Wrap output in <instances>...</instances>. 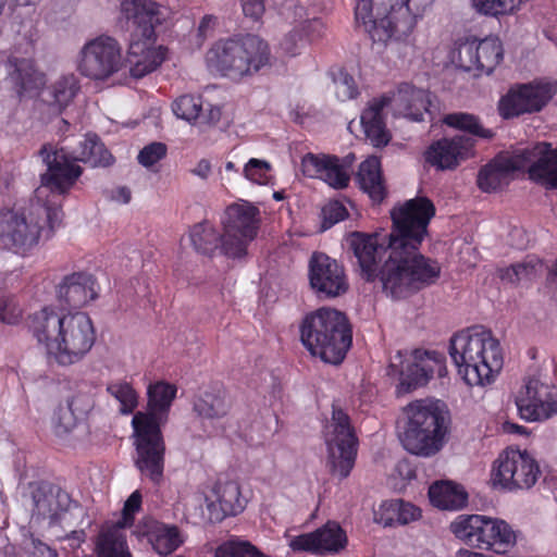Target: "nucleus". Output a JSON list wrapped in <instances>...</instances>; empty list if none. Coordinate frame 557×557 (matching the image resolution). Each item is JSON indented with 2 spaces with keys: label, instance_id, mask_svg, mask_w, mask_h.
I'll list each match as a JSON object with an SVG mask.
<instances>
[{
  "label": "nucleus",
  "instance_id": "48",
  "mask_svg": "<svg viewBox=\"0 0 557 557\" xmlns=\"http://www.w3.org/2000/svg\"><path fill=\"white\" fill-rule=\"evenodd\" d=\"M347 216L348 211L342 202L337 200L330 201L322 208L321 211V232L331 228L333 225L345 220Z\"/></svg>",
  "mask_w": 557,
  "mask_h": 557
},
{
  "label": "nucleus",
  "instance_id": "58",
  "mask_svg": "<svg viewBox=\"0 0 557 557\" xmlns=\"http://www.w3.org/2000/svg\"><path fill=\"white\" fill-rule=\"evenodd\" d=\"M304 44H305V39L299 34V30L297 28H294L281 41V47L286 53H288L290 55H295V54H297L298 48L300 46H302Z\"/></svg>",
  "mask_w": 557,
  "mask_h": 557
},
{
  "label": "nucleus",
  "instance_id": "21",
  "mask_svg": "<svg viewBox=\"0 0 557 557\" xmlns=\"http://www.w3.org/2000/svg\"><path fill=\"white\" fill-rule=\"evenodd\" d=\"M518 150L521 170H527L529 178L545 189H557V148L537 143Z\"/></svg>",
  "mask_w": 557,
  "mask_h": 557
},
{
  "label": "nucleus",
  "instance_id": "52",
  "mask_svg": "<svg viewBox=\"0 0 557 557\" xmlns=\"http://www.w3.org/2000/svg\"><path fill=\"white\" fill-rule=\"evenodd\" d=\"M21 313V309L16 306L12 298H0V321L8 324H13L18 320Z\"/></svg>",
  "mask_w": 557,
  "mask_h": 557
},
{
  "label": "nucleus",
  "instance_id": "22",
  "mask_svg": "<svg viewBox=\"0 0 557 557\" xmlns=\"http://www.w3.org/2000/svg\"><path fill=\"white\" fill-rule=\"evenodd\" d=\"M503 58L504 50L498 38L468 40L458 48L459 66L466 72L475 71V75L492 74Z\"/></svg>",
  "mask_w": 557,
  "mask_h": 557
},
{
  "label": "nucleus",
  "instance_id": "33",
  "mask_svg": "<svg viewBox=\"0 0 557 557\" xmlns=\"http://www.w3.org/2000/svg\"><path fill=\"white\" fill-rule=\"evenodd\" d=\"M356 181L373 202L380 203L386 197V186L377 157H369L360 163Z\"/></svg>",
  "mask_w": 557,
  "mask_h": 557
},
{
  "label": "nucleus",
  "instance_id": "64",
  "mask_svg": "<svg viewBox=\"0 0 557 557\" xmlns=\"http://www.w3.org/2000/svg\"><path fill=\"white\" fill-rule=\"evenodd\" d=\"M112 198L123 203H128L132 198V193L128 187L121 186L113 191Z\"/></svg>",
  "mask_w": 557,
  "mask_h": 557
},
{
  "label": "nucleus",
  "instance_id": "49",
  "mask_svg": "<svg viewBox=\"0 0 557 557\" xmlns=\"http://www.w3.org/2000/svg\"><path fill=\"white\" fill-rule=\"evenodd\" d=\"M166 145L159 141H153L145 146L138 153V162L145 166L150 168L158 161L162 160L166 156Z\"/></svg>",
  "mask_w": 557,
  "mask_h": 557
},
{
  "label": "nucleus",
  "instance_id": "60",
  "mask_svg": "<svg viewBox=\"0 0 557 557\" xmlns=\"http://www.w3.org/2000/svg\"><path fill=\"white\" fill-rule=\"evenodd\" d=\"M32 545L33 549L29 552L28 557H58L55 550L39 540L33 539Z\"/></svg>",
  "mask_w": 557,
  "mask_h": 557
},
{
  "label": "nucleus",
  "instance_id": "43",
  "mask_svg": "<svg viewBox=\"0 0 557 557\" xmlns=\"http://www.w3.org/2000/svg\"><path fill=\"white\" fill-rule=\"evenodd\" d=\"M149 540L153 549L161 556L170 555L182 543L177 527L165 524L157 527Z\"/></svg>",
  "mask_w": 557,
  "mask_h": 557
},
{
  "label": "nucleus",
  "instance_id": "39",
  "mask_svg": "<svg viewBox=\"0 0 557 557\" xmlns=\"http://www.w3.org/2000/svg\"><path fill=\"white\" fill-rule=\"evenodd\" d=\"M122 529L123 524L116 523L100 532L96 543L98 557H132Z\"/></svg>",
  "mask_w": 557,
  "mask_h": 557
},
{
  "label": "nucleus",
  "instance_id": "10",
  "mask_svg": "<svg viewBox=\"0 0 557 557\" xmlns=\"http://www.w3.org/2000/svg\"><path fill=\"white\" fill-rule=\"evenodd\" d=\"M61 222V210L39 201L27 210L0 209V245L15 253L24 255L39 244L48 226L47 236Z\"/></svg>",
  "mask_w": 557,
  "mask_h": 557
},
{
  "label": "nucleus",
  "instance_id": "36",
  "mask_svg": "<svg viewBox=\"0 0 557 557\" xmlns=\"http://www.w3.org/2000/svg\"><path fill=\"white\" fill-rule=\"evenodd\" d=\"M542 272V260L534 255H529L520 262L499 269L498 276L503 282L518 286L519 284L531 283L537 278Z\"/></svg>",
  "mask_w": 557,
  "mask_h": 557
},
{
  "label": "nucleus",
  "instance_id": "2",
  "mask_svg": "<svg viewBox=\"0 0 557 557\" xmlns=\"http://www.w3.org/2000/svg\"><path fill=\"white\" fill-rule=\"evenodd\" d=\"M28 330L60 366L81 361L92 348L96 332L85 312L58 313L45 307L28 318Z\"/></svg>",
  "mask_w": 557,
  "mask_h": 557
},
{
  "label": "nucleus",
  "instance_id": "7",
  "mask_svg": "<svg viewBox=\"0 0 557 557\" xmlns=\"http://www.w3.org/2000/svg\"><path fill=\"white\" fill-rule=\"evenodd\" d=\"M405 422L399 440L404 448L417 456L432 457L445 445L450 416L441 400L417 399L404 408Z\"/></svg>",
  "mask_w": 557,
  "mask_h": 557
},
{
  "label": "nucleus",
  "instance_id": "13",
  "mask_svg": "<svg viewBox=\"0 0 557 557\" xmlns=\"http://www.w3.org/2000/svg\"><path fill=\"white\" fill-rule=\"evenodd\" d=\"M403 357V352L397 351L388 367L389 375L397 373L399 376L398 395L426 385L435 374L438 377L447 374L446 358L435 350L416 349L409 359L404 360Z\"/></svg>",
  "mask_w": 557,
  "mask_h": 557
},
{
  "label": "nucleus",
  "instance_id": "12",
  "mask_svg": "<svg viewBox=\"0 0 557 557\" xmlns=\"http://www.w3.org/2000/svg\"><path fill=\"white\" fill-rule=\"evenodd\" d=\"M27 490L25 496L30 500L33 515L49 519L50 524L73 527L86 516L84 507L55 484L30 482Z\"/></svg>",
  "mask_w": 557,
  "mask_h": 557
},
{
  "label": "nucleus",
  "instance_id": "53",
  "mask_svg": "<svg viewBox=\"0 0 557 557\" xmlns=\"http://www.w3.org/2000/svg\"><path fill=\"white\" fill-rule=\"evenodd\" d=\"M296 28L299 30L306 44L321 36L323 23L319 18L305 20L301 21Z\"/></svg>",
  "mask_w": 557,
  "mask_h": 557
},
{
  "label": "nucleus",
  "instance_id": "51",
  "mask_svg": "<svg viewBox=\"0 0 557 557\" xmlns=\"http://www.w3.org/2000/svg\"><path fill=\"white\" fill-rule=\"evenodd\" d=\"M336 95L341 100L352 99L358 95L355 79L346 72H341L339 77L335 79Z\"/></svg>",
  "mask_w": 557,
  "mask_h": 557
},
{
  "label": "nucleus",
  "instance_id": "9",
  "mask_svg": "<svg viewBox=\"0 0 557 557\" xmlns=\"http://www.w3.org/2000/svg\"><path fill=\"white\" fill-rule=\"evenodd\" d=\"M300 339L312 356L338 366L351 346L352 330L344 312L322 307L305 315L300 324Z\"/></svg>",
  "mask_w": 557,
  "mask_h": 557
},
{
  "label": "nucleus",
  "instance_id": "46",
  "mask_svg": "<svg viewBox=\"0 0 557 557\" xmlns=\"http://www.w3.org/2000/svg\"><path fill=\"white\" fill-rule=\"evenodd\" d=\"M172 110L177 117L191 122L199 117L202 102L199 97L184 95L173 102Z\"/></svg>",
  "mask_w": 557,
  "mask_h": 557
},
{
  "label": "nucleus",
  "instance_id": "19",
  "mask_svg": "<svg viewBox=\"0 0 557 557\" xmlns=\"http://www.w3.org/2000/svg\"><path fill=\"white\" fill-rule=\"evenodd\" d=\"M309 287L320 300L344 295L349 287L344 268L323 252H313L308 263Z\"/></svg>",
  "mask_w": 557,
  "mask_h": 557
},
{
  "label": "nucleus",
  "instance_id": "28",
  "mask_svg": "<svg viewBox=\"0 0 557 557\" xmlns=\"http://www.w3.org/2000/svg\"><path fill=\"white\" fill-rule=\"evenodd\" d=\"M97 296L96 280L86 272L64 276L57 289V298L63 309L81 308Z\"/></svg>",
  "mask_w": 557,
  "mask_h": 557
},
{
  "label": "nucleus",
  "instance_id": "50",
  "mask_svg": "<svg viewBox=\"0 0 557 557\" xmlns=\"http://www.w3.org/2000/svg\"><path fill=\"white\" fill-rule=\"evenodd\" d=\"M270 170L271 164L269 162L252 158L246 163L244 175L253 183L263 184Z\"/></svg>",
  "mask_w": 557,
  "mask_h": 557
},
{
  "label": "nucleus",
  "instance_id": "17",
  "mask_svg": "<svg viewBox=\"0 0 557 557\" xmlns=\"http://www.w3.org/2000/svg\"><path fill=\"white\" fill-rule=\"evenodd\" d=\"M556 90V84L549 82L515 84L500 97L498 113L503 119L510 120L540 112L550 101Z\"/></svg>",
  "mask_w": 557,
  "mask_h": 557
},
{
  "label": "nucleus",
  "instance_id": "6",
  "mask_svg": "<svg viewBox=\"0 0 557 557\" xmlns=\"http://www.w3.org/2000/svg\"><path fill=\"white\" fill-rule=\"evenodd\" d=\"M38 154L47 165V171L40 176L41 185L59 194L70 189L83 173V169L74 162L108 166L113 161L112 154L95 134L85 136L76 147L54 149L51 144H45Z\"/></svg>",
  "mask_w": 557,
  "mask_h": 557
},
{
  "label": "nucleus",
  "instance_id": "30",
  "mask_svg": "<svg viewBox=\"0 0 557 557\" xmlns=\"http://www.w3.org/2000/svg\"><path fill=\"white\" fill-rule=\"evenodd\" d=\"M388 96L373 98L361 113V125L364 135L372 146L382 148L388 145L392 135L386 128L384 109L391 103Z\"/></svg>",
  "mask_w": 557,
  "mask_h": 557
},
{
  "label": "nucleus",
  "instance_id": "34",
  "mask_svg": "<svg viewBox=\"0 0 557 557\" xmlns=\"http://www.w3.org/2000/svg\"><path fill=\"white\" fill-rule=\"evenodd\" d=\"M487 518L482 515H461L450 523L449 529L457 539L467 545L483 549Z\"/></svg>",
  "mask_w": 557,
  "mask_h": 557
},
{
  "label": "nucleus",
  "instance_id": "23",
  "mask_svg": "<svg viewBox=\"0 0 557 557\" xmlns=\"http://www.w3.org/2000/svg\"><path fill=\"white\" fill-rule=\"evenodd\" d=\"M347 536L344 530L336 522L329 521L322 528L310 533L294 536L289 547L294 552H308L323 555L325 553H337L345 547Z\"/></svg>",
  "mask_w": 557,
  "mask_h": 557
},
{
  "label": "nucleus",
  "instance_id": "63",
  "mask_svg": "<svg viewBox=\"0 0 557 557\" xmlns=\"http://www.w3.org/2000/svg\"><path fill=\"white\" fill-rule=\"evenodd\" d=\"M218 22V17L214 15H205L200 21L198 32L200 35L206 36L208 30L212 29Z\"/></svg>",
  "mask_w": 557,
  "mask_h": 557
},
{
  "label": "nucleus",
  "instance_id": "62",
  "mask_svg": "<svg viewBox=\"0 0 557 557\" xmlns=\"http://www.w3.org/2000/svg\"><path fill=\"white\" fill-rule=\"evenodd\" d=\"M191 173L194 175L199 176L202 180L208 178V176L211 173V164H210V162L208 160H206V159H201L197 163L196 168L191 170Z\"/></svg>",
  "mask_w": 557,
  "mask_h": 557
},
{
  "label": "nucleus",
  "instance_id": "20",
  "mask_svg": "<svg viewBox=\"0 0 557 557\" xmlns=\"http://www.w3.org/2000/svg\"><path fill=\"white\" fill-rule=\"evenodd\" d=\"M520 417L527 421H541L557 413V388L530 377L516 398Z\"/></svg>",
  "mask_w": 557,
  "mask_h": 557
},
{
  "label": "nucleus",
  "instance_id": "41",
  "mask_svg": "<svg viewBox=\"0 0 557 557\" xmlns=\"http://www.w3.org/2000/svg\"><path fill=\"white\" fill-rule=\"evenodd\" d=\"M443 123L447 126L468 133L471 137L481 139H492L495 133L485 128L479 116L468 112H453L443 117Z\"/></svg>",
  "mask_w": 557,
  "mask_h": 557
},
{
  "label": "nucleus",
  "instance_id": "26",
  "mask_svg": "<svg viewBox=\"0 0 557 557\" xmlns=\"http://www.w3.org/2000/svg\"><path fill=\"white\" fill-rule=\"evenodd\" d=\"M521 170L519 150L511 154L499 153L488 163L481 166L476 176V185L483 193H494L507 186L512 174Z\"/></svg>",
  "mask_w": 557,
  "mask_h": 557
},
{
  "label": "nucleus",
  "instance_id": "24",
  "mask_svg": "<svg viewBox=\"0 0 557 557\" xmlns=\"http://www.w3.org/2000/svg\"><path fill=\"white\" fill-rule=\"evenodd\" d=\"M474 145L475 140L466 135L442 138L428 148L425 160L440 170H453L472 154Z\"/></svg>",
  "mask_w": 557,
  "mask_h": 557
},
{
  "label": "nucleus",
  "instance_id": "56",
  "mask_svg": "<svg viewBox=\"0 0 557 557\" xmlns=\"http://www.w3.org/2000/svg\"><path fill=\"white\" fill-rule=\"evenodd\" d=\"M243 12L246 17L251 18L253 22L261 20L265 11V0H240Z\"/></svg>",
  "mask_w": 557,
  "mask_h": 557
},
{
  "label": "nucleus",
  "instance_id": "59",
  "mask_svg": "<svg viewBox=\"0 0 557 557\" xmlns=\"http://www.w3.org/2000/svg\"><path fill=\"white\" fill-rule=\"evenodd\" d=\"M221 114L220 107L208 103L206 108L202 107V111L197 120L201 124L214 125L220 121Z\"/></svg>",
  "mask_w": 557,
  "mask_h": 557
},
{
  "label": "nucleus",
  "instance_id": "40",
  "mask_svg": "<svg viewBox=\"0 0 557 557\" xmlns=\"http://www.w3.org/2000/svg\"><path fill=\"white\" fill-rule=\"evenodd\" d=\"M189 238L195 250L203 256H212L219 248L222 250V235L208 221L195 224Z\"/></svg>",
  "mask_w": 557,
  "mask_h": 557
},
{
  "label": "nucleus",
  "instance_id": "25",
  "mask_svg": "<svg viewBox=\"0 0 557 557\" xmlns=\"http://www.w3.org/2000/svg\"><path fill=\"white\" fill-rule=\"evenodd\" d=\"M91 389L85 385L66 399L65 406L60 405L52 419L53 432L59 437L69 435L94 408Z\"/></svg>",
  "mask_w": 557,
  "mask_h": 557
},
{
  "label": "nucleus",
  "instance_id": "16",
  "mask_svg": "<svg viewBox=\"0 0 557 557\" xmlns=\"http://www.w3.org/2000/svg\"><path fill=\"white\" fill-rule=\"evenodd\" d=\"M122 66L121 46L109 36L86 42L79 51L77 71L85 77L104 81Z\"/></svg>",
  "mask_w": 557,
  "mask_h": 557
},
{
  "label": "nucleus",
  "instance_id": "42",
  "mask_svg": "<svg viewBox=\"0 0 557 557\" xmlns=\"http://www.w3.org/2000/svg\"><path fill=\"white\" fill-rule=\"evenodd\" d=\"M78 89V82L74 75L63 76L49 88V103L61 112L72 102Z\"/></svg>",
  "mask_w": 557,
  "mask_h": 557
},
{
  "label": "nucleus",
  "instance_id": "35",
  "mask_svg": "<svg viewBox=\"0 0 557 557\" xmlns=\"http://www.w3.org/2000/svg\"><path fill=\"white\" fill-rule=\"evenodd\" d=\"M429 498L433 506L443 510H459L468 503L465 488L449 481L433 483L429 488Z\"/></svg>",
  "mask_w": 557,
  "mask_h": 557
},
{
  "label": "nucleus",
  "instance_id": "1",
  "mask_svg": "<svg viewBox=\"0 0 557 557\" xmlns=\"http://www.w3.org/2000/svg\"><path fill=\"white\" fill-rule=\"evenodd\" d=\"M434 215L433 202L416 197L392 209L389 234H347V252L356 259L361 278L371 283L379 280L383 293L394 300L435 284L441 275L440 263L419 252Z\"/></svg>",
  "mask_w": 557,
  "mask_h": 557
},
{
  "label": "nucleus",
  "instance_id": "47",
  "mask_svg": "<svg viewBox=\"0 0 557 557\" xmlns=\"http://www.w3.org/2000/svg\"><path fill=\"white\" fill-rule=\"evenodd\" d=\"M398 499L384 500L373 510V521L385 528L398 525Z\"/></svg>",
  "mask_w": 557,
  "mask_h": 557
},
{
  "label": "nucleus",
  "instance_id": "45",
  "mask_svg": "<svg viewBox=\"0 0 557 557\" xmlns=\"http://www.w3.org/2000/svg\"><path fill=\"white\" fill-rule=\"evenodd\" d=\"M107 392L121 404V413H132L136 408L137 394L127 382H111L107 386Z\"/></svg>",
  "mask_w": 557,
  "mask_h": 557
},
{
  "label": "nucleus",
  "instance_id": "57",
  "mask_svg": "<svg viewBox=\"0 0 557 557\" xmlns=\"http://www.w3.org/2000/svg\"><path fill=\"white\" fill-rule=\"evenodd\" d=\"M307 5L308 0H285L282 4L283 14L288 18L289 13H293V22H297L298 20H302L306 15Z\"/></svg>",
  "mask_w": 557,
  "mask_h": 557
},
{
  "label": "nucleus",
  "instance_id": "44",
  "mask_svg": "<svg viewBox=\"0 0 557 557\" xmlns=\"http://www.w3.org/2000/svg\"><path fill=\"white\" fill-rule=\"evenodd\" d=\"M531 0H472L473 7L478 12L496 16L499 14H509L527 5Z\"/></svg>",
  "mask_w": 557,
  "mask_h": 557
},
{
  "label": "nucleus",
  "instance_id": "8",
  "mask_svg": "<svg viewBox=\"0 0 557 557\" xmlns=\"http://www.w3.org/2000/svg\"><path fill=\"white\" fill-rule=\"evenodd\" d=\"M121 12L136 26L127 51L129 73L141 78L153 72L165 60L168 51L163 46L151 47L156 26L162 23L160 5L153 0H122Z\"/></svg>",
  "mask_w": 557,
  "mask_h": 557
},
{
  "label": "nucleus",
  "instance_id": "29",
  "mask_svg": "<svg viewBox=\"0 0 557 557\" xmlns=\"http://www.w3.org/2000/svg\"><path fill=\"white\" fill-rule=\"evenodd\" d=\"M214 499L207 505L210 520L221 522L228 516L240 513L246 505L242 497L239 485L234 481L216 482L212 490Z\"/></svg>",
  "mask_w": 557,
  "mask_h": 557
},
{
  "label": "nucleus",
  "instance_id": "54",
  "mask_svg": "<svg viewBox=\"0 0 557 557\" xmlns=\"http://www.w3.org/2000/svg\"><path fill=\"white\" fill-rule=\"evenodd\" d=\"M141 505V494L138 491L132 493V495L127 498L123 507V519L117 523L123 524V528L126 524L133 523L134 513L140 509Z\"/></svg>",
  "mask_w": 557,
  "mask_h": 557
},
{
  "label": "nucleus",
  "instance_id": "3",
  "mask_svg": "<svg viewBox=\"0 0 557 557\" xmlns=\"http://www.w3.org/2000/svg\"><path fill=\"white\" fill-rule=\"evenodd\" d=\"M147 413L137 412L132 420L137 458L135 465L140 473L159 484L163 478L165 445L161 424L176 395V387L165 382L150 384L147 391Z\"/></svg>",
  "mask_w": 557,
  "mask_h": 557
},
{
  "label": "nucleus",
  "instance_id": "31",
  "mask_svg": "<svg viewBox=\"0 0 557 557\" xmlns=\"http://www.w3.org/2000/svg\"><path fill=\"white\" fill-rule=\"evenodd\" d=\"M9 76L20 99L34 97L45 85V76L35 69L29 59L11 58L8 62Z\"/></svg>",
  "mask_w": 557,
  "mask_h": 557
},
{
  "label": "nucleus",
  "instance_id": "27",
  "mask_svg": "<svg viewBox=\"0 0 557 557\" xmlns=\"http://www.w3.org/2000/svg\"><path fill=\"white\" fill-rule=\"evenodd\" d=\"M301 171L308 177L323 180L333 188L348 186L349 174L336 156L307 153L301 159Z\"/></svg>",
  "mask_w": 557,
  "mask_h": 557
},
{
  "label": "nucleus",
  "instance_id": "37",
  "mask_svg": "<svg viewBox=\"0 0 557 557\" xmlns=\"http://www.w3.org/2000/svg\"><path fill=\"white\" fill-rule=\"evenodd\" d=\"M484 548L496 554H504L516 544V533L512 528L498 518H487L485 527Z\"/></svg>",
  "mask_w": 557,
  "mask_h": 557
},
{
  "label": "nucleus",
  "instance_id": "18",
  "mask_svg": "<svg viewBox=\"0 0 557 557\" xmlns=\"http://www.w3.org/2000/svg\"><path fill=\"white\" fill-rule=\"evenodd\" d=\"M495 463L494 484L508 491L529 490L541 474L536 460L527 450L507 449Z\"/></svg>",
  "mask_w": 557,
  "mask_h": 557
},
{
  "label": "nucleus",
  "instance_id": "5",
  "mask_svg": "<svg viewBox=\"0 0 557 557\" xmlns=\"http://www.w3.org/2000/svg\"><path fill=\"white\" fill-rule=\"evenodd\" d=\"M449 355L458 373L470 386L490 384L503 366L499 343L483 326L455 334L449 342Z\"/></svg>",
  "mask_w": 557,
  "mask_h": 557
},
{
  "label": "nucleus",
  "instance_id": "11",
  "mask_svg": "<svg viewBox=\"0 0 557 557\" xmlns=\"http://www.w3.org/2000/svg\"><path fill=\"white\" fill-rule=\"evenodd\" d=\"M271 50L253 34L237 35L216 41L208 52V62L222 76L234 81L250 77L270 65Z\"/></svg>",
  "mask_w": 557,
  "mask_h": 557
},
{
  "label": "nucleus",
  "instance_id": "14",
  "mask_svg": "<svg viewBox=\"0 0 557 557\" xmlns=\"http://www.w3.org/2000/svg\"><path fill=\"white\" fill-rule=\"evenodd\" d=\"M325 443L332 473L341 480L347 478L355 465L358 441L349 416L335 404L325 426Z\"/></svg>",
  "mask_w": 557,
  "mask_h": 557
},
{
  "label": "nucleus",
  "instance_id": "61",
  "mask_svg": "<svg viewBox=\"0 0 557 557\" xmlns=\"http://www.w3.org/2000/svg\"><path fill=\"white\" fill-rule=\"evenodd\" d=\"M65 540L69 542L70 547L77 548L86 540V533L84 530H73Z\"/></svg>",
  "mask_w": 557,
  "mask_h": 557
},
{
  "label": "nucleus",
  "instance_id": "38",
  "mask_svg": "<svg viewBox=\"0 0 557 557\" xmlns=\"http://www.w3.org/2000/svg\"><path fill=\"white\" fill-rule=\"evenodd\" d=\"M398 100L406 107V116L411 121L421 122L424 114H430V92L424 89L414 88L408 84L398 90Z\"/></svg>",
  "mask_w": 557,
  "mask_h": 557
},
{
  "label": "nucleus",
  "instance_id": "55",
  "mask_svg": "<svg viewBox=\"0 0 557 557\" xmlns=\"http://www.w3.org/2000/svg\"><path fill=\"white\" fill-rule=\"evenodd\" d=\"M398 525H405L412 521L418 520L421 517V510L419 507L411 503L398 499Z\"/></svg>",
  "mask_w": 557,
  "mask_h": 557
},
{
  "label": "nucleus",
  "instance_id": "32",
  "mask_svg": "<svg viewBox=\"0 0 557 557\" xmlns=\"http://www.w3.org/2000/svg\"><path fill=\"white\" fill-rule=\"evenodd\" d=\"M232 401L222 386H211L200 393L193 404L195 413L201 421H208L211 425L226 417L231 410Z\"/></svg>",
  "mask_w": 557,
  "mask_h": 557
},
{
  "label": "nucleus",
  "instance_id": "4",
  "mask_svg": "<svg viewBox=\"0 0 557 557\" xmlns=\"http://www.w3.org/2000/svg\"><path fill=\"white\" fill-rule=\"evenodd\" d=\"M434 0H356L355 18L374 44L405 40Z\"/></svg>",
  "mask_w": 557,
  "mask_h": 557
},
{
  "label": "nucleus",
  "instance_id": "15",
  "mask_svg": "<svg viewBox=\"0 0 557 557\" xmlns=\"http://www.w3.org/2000/svg\"><path fill=\"white\" fill-rule=\"evenodd\" d=\"M260 211L249 202L227 207L223 221L222 253L228 258H243L249 244L256 238Z\"/></svg>",
  "mask_w": 557,
  "mask_h": 557
}]
</instances>
